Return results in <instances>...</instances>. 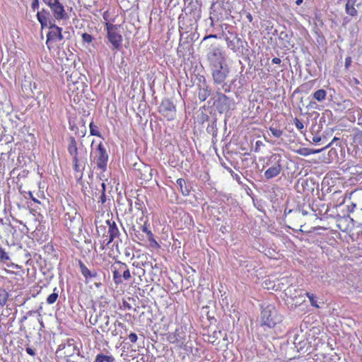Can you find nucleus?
Segmentation results:
<instances>
[{"instance_id": "1", "label": "nucleus", "mask_w": 362, "mask_h": 362, "mask_svg": "<svg viewBox=\"0 0 362 362\" xmlns=\"http://www.w3.org/2000/svg\"><path fill=\"white\" fill-rule=\"evenodd\" d=\"M222 36L226 42L227 47L236 53L238 56H249L250 50L247 42L239 37L236 33L228 30L223 31Z\"/></svg>"}, {"instance_id": "2", "label": "nucleus", "mask_w": 362, "mask_h": 362, "mask_svg": "<svg viewBox=\"0 0 362 362\" xmlns=\"http://www.w3.org/2000/svg\"><path fill=\"white\" fill-rule=\"evenodd\" d=\"M61 357H63L66 362H71L72 358L75 354H77V358H83L84 356L81 354L80 348L77 342L72 338L67 339L65 342L59 345L57 350Z\"/></svg>"}, {"instance_id": "3", "label": "nucleus", "mask_w": 362, "mask_h": 362, "mask_svg": "<svg viewBox=\"0 0 362 362\" xmlns=\"http://www.w3.org/2000/svg\"><path fill=\"white\" fill-rule=\"evenodd\" d=\"M282 315L276 310L272 304H268L263 308L261 313V325L269 328L274 327L276 325L282 321Z\"/></svg>"}, {"instance_id": "4", "label": "nucleus", "mask_w": 362, "mask_h": 362, "mask_svg": "<svg viewBox=\"0 0 362 362\" xmlns=\"http://www.w3.org/2000/svg\"><path fill=\"white\" fill-rule=\"evenodd\" d=\"M284 221L289 223L291 226L288 227L293 230L303 231L301 228L305 224L304 218H301V214H300V209L295 210L289 209L284 211Z\"/></svg>"}, {"instance_id": "5", "label": "nucleus", "mask_w": 362, "mask_h": 362, "mask_svg": "<svg viewBox=\"0 0 362 362\" xmlns=\"http://www.w3.org/2000/svg\"><path fill=\"white\" fill-rule=\"evenodd\" d=\"M207 60L211 67L220 68L221 65L225 62V54L222 49L216 45L210 44L208 47Z\"/></svg>"}, {"instance_id": "6", "label": "nucleus", "mask_w": 362, "mask_h": 362, "mask_svg": "<svg viewBox=\"0 0 362 362\" xmlns=\"http://www.w3.org/2000/svg\"><path fill=\"white\" fill-rule=\"evenodd\" d=\"M281 163L282 156L279 153H274L268 158L267 165L270 163L274 165L264 172V177L267 180H270L280 174L283 169Z\"/></svg>"}, {"instance_id": "7", "label": "nucleus", "mask_w": 362, "mask_h": 362, "mask_svg": "<svg viewBox=\"0 0 362 362\" xmlns=\"http://www.w3.org/2000/svg\"><path fill=\"white\" fill-rule=\"evenodd\" d=\"M107 38L112 45V49L119 50L122 48V36L119 30V25L107 23Z\"/></svg>"}, {"instance_id": "8", "label": "nucleus", "mask_w": 362, "mask_h": 362, "mask_svg": "<svg viewBox=\"0 0 362 362\" xmlns=\"http://www.w3.org/2000/svg\"><path fill=\"white\" fill-rule=\"evenodd\" d=\"M42 1L49 7L52 16L56 20L67 18V13L59 0H42Z\"/></svg>"}, {"instance_id": "9", "label": "nucleus", "mask_w": 362, "mask_h": 362, "mask_svg": "<svg viewBox=\"0 0 362 362\" xmlns=\"http://www.w3.org/2000/svg\"><path fill=\"white\" fill-rule=\"evenodd\" d=\"M158 108L159 112L166 118L167 120L170 121L175 119L176 107L169 99H163Z\"/></svg>"}, {"instance_id": "10", "label": "nucleus", "mask_w": 362, "mask_h": 362, "mask_svg": "<svg viewBox=\"0 0 362 362\" xmlns=\"http://www.w3.org/2000/svg\"><path fill=\"white\" fill-rule=\"evenodd\" d=\"M49 29L47 35L46 45L49 49H51V43L57 40L61 41L64 38V35L62 33V28L55 25L54 22H49Z\"/></svg>"}, {"instance_id": "11", "label": "nucleus", "mask_w": 362, "mask_h": 362, "mask_svg": "<svg viewBox=\"0 0 362 362\" xmlns=\"http://www.w3.org/2000/svg\"><path fill=\"white\" fill-rule=\"evenodd\" d=\"M65 225L71 233L81 230L82 226V217L78 212L70 215H64Z\"/></svg>"}, {"instance_id": "12", "label": "nucleus", "mask_w": 362, "mask_h": 362, "mask_svg": "<svg viewBox=\"0 0 362 362\" xmlns=\"http://www.w3.org/2000/svg\"><path fill=\"white\" fill-rule=\"evenodd\" d=\"M78 266L86 283L88 281V280L93 279L95 281H99V282H95L96 287L98 288L101 286V283L100 282V278L98 272L95 269H89L81 260L78 261Z\"/></svg>"}, {"instance_id": "13", "label": "nucleus", "mask_w": 362, "mask_h": 362, "mask_svg": "<svg viewBox=\"0 0 362 362\" xmlns=\"http://www.w3.org/2000/svg\"><path fill=\"white\" fill-rule=\"evenodd\" d=\"M212 76L215 83L222 84L229 73L227 66L221 65L220 68L211 67Z\"/></svg>"}, {"instance_id": "14", "label": "nucleus", "mask_w": 362, "mask_h": 362, "mask_svg": "<svg viewBox=\"0 0 362 362\" xmlns=\"http://www.w3.org/2000/svg\"><path fill=\"white\" fill-rule=\"evenodd\" d=\"M97 151L98 153V155L97 156V166L98 168L105 171L107 168L108 154L101 143L98 146Z\"/></svg>"}, {"instance_id": "15", "label": "nucleus", "mask_w": 362, "mask_h": 362, "mask_svg": "<svg viewBox=\"0 0 362 362\" xmlns=\"http://www.w3.org/2000/svg\"><path fill=\"white\" fill-rule=\"evenodd\" d=\"M285 294L293 300H296V304H300L302 302L305 301L303 299L304 293L302 290H297L290 286L285 290Z\"/></svg>"}, {"instance_id": "16", "label": "nucleus", "mask_w": 362, "mask_h": 362, "mask_svg": "<svg viewBox=\"0 0 362 362\" xmlns=\"http://www.w3.org/2000/svg\"><path fill=\"white\" fill-rule=\"evenodd\" d=\"M232 100L225 94L218 93V98L216 100L217 108L219 112L227 111L230 109Z\"/></svg>"}, {"instance_id": "17", "label": "nucleus", "mask_w": 362, "mask_h": 362, "mask_svg": "<svg viewBox=\"0 0 362 362\" xmlns=\"http://www.w3.org/2000/svg\"><path fill=\"white\" fill-rule=\"evenodd\" d=\"M339 141V139L337 138V137H334L332 142L325 145L324 147H322V148H320V149H311V148H300L297 150L295 151V152L300 156H309L310 154H315V153H320L322 150H324L325 148L329 147L331 144H334L335 141Z\"/></svg>"}, {"instance_id": "18", "label": "nucleus", "mask_w": 362, "mask_h": 362, "mask_svg": "<svg viewBox=\"0 0 362 362\" xmlns=\"http://www.w3.org/2000/svg\"><path fill=\"white\" fill-rule=\"evenodd\" d=\"M279 39L280 41H281L284 47L288 49L293 47L294 44L291 40V35L288 34L287 32L281 31L279 33Z\"/></svg>"}, {"instance_id": "19", "label": "nucleus", "mask_w": 362, "mask_h": 362, "mask_svg": "<svg viewBox=\"0 0 362 362\" xmlns=\"http://www.w3.org/2000/svg\"><path fill=\"white\" fill-rule=\"evenodd\" d=\"M106 223L109 226L108 233L110 238L108 243H110L113 241L115 238L119 236V231L115 221L111 222L110 220H107Z\"/></svg>"}, {"instance_id": "20", "label": "nucleus", "mask_w": 362, "mask_h": 362, "mask_svg": "<svg viewBox=\"0 0 362 362\" xmlns=\"http://www.w3.org/2000/svg\"><path fill=\"white\" fill-rule=\"evenodd\" d=\"M74 164V170L75 172L81 173L80 178L83 176V172L85 170L86 164V158L83 160L82 158H77L72 159Z\"/></svg>"}, {"instance_id": "21", "label": "nucleus", "mask_w": 362, "mask_h": 362, "mask_svg": "<svg viewBox=\"0 0 362 362\" xmlns=\"http://www.w3.org/2000/svg\"><path fill=\"white\" fill-rule=\"evenodd\" d=\"M67 151L70 156L72 157V159L79 158L78 148L76 146V141L74 136H70L69 139Z\"/></svg>"}, {"instance_id": "22", "label": "nucleus", "mask_w": 362, "mask_h": 362, "mask_svg": "<svg viewBox=\"0 0 362 362\" xmlns=\"http://www.w3.org/2000/svg\"><path fill=\"white\" fill-rule=\"evenodd\" d=\"M117 264H119V267L118 269H116L115 267L113 270V279L116 284H120L122 283V276L121 272L124 268L127 267V264L124 263H122L120 262H117Z\"/></svg>"}, {"instance_id": "23", "label": "nucleus", "mask_w": 362, "mask_h": 362, "mask_svg": "<svg viewBox=\"0 0 362 362\" xmlns=\"http://www.w3.org/2000/svg\"><path fill=\"white\" fill-rule=\"evenodd\" d=\"M101 189H98V192H95L92 194L93 198L95 197L98 199V202L104 204L106 202L105 188L106 185L104 182L100 184Z\"/></svg>"}, {"instance_id": "24", "label": "nucleus", "mask_w": 362, "mask_h": 362, "mask_svg": "<svg viewBox=\"0 0 362 362\" xmlns=\"http://www.w3.org/2000/svg\"><path fill=\"white\" fill-rule=\"evenodd\" d=\"M177 185L180 187V191L184 197H187L189 194L191 187L187 185L186 182L182 178H179L176 181Z\"/></svg>"}, {"instance_id": "25", "label": "nucleus", "mask_w": 362, "mask_h": 362, "mask_svg": "<svg viewBox=\"0 0 362 362\" xmlns=\"http://www.w3.org/2000/svg\"><path fill=\"white\" fill-rule=\"evenodd\" d=\"M356 0H347L345 10L346 13L351 16L357 15V10L355 8Z\"/></svg>"}, {"instance_id": "26", "label": "nucleus", "mask_w": 362, "mask_h": 362, "mask_svg": "<svg viewBox=\"0 0 362 362\" xmlns=\"http://www.w3.org/2000/svg\"><path fill=\"white\" fill-rule=\"evenodd\" d=\"M211 90L209 89V86L205 83L203 84V87L200 86L198 97L201 101H204L210 95Z\"/></svg>"}, {"instance_id": "27", "label": "nucleus", "mask_w": 362, "mask_h": 362, "mask_svg": "<svg viewBox=\"0 0 362 362\" xmlns=\"http://www.w3.org/2000/svg\"><path fill=\"white\" fill-rule=\"evenodd\" d=\"M100 329L103 332H108L110 330V317L107 315H102V320H100Z\"/></svg>"}, {"instance_id": "28", "label": "nucleus", "mask_w": 362, "mask_h": 362, "mask_svg": "<svg viewBox=\"0 0 362 362\" xmlns=\"http://www.w3.org/2000/svg\"><path fill=\"white\" fill-rule=\"evenodd\" d=\"M115 358L112 355L99 354L96 356L94 362H115Z\"/></svg>"}, {"instance_id": "29", "label": "nucleus", "mask_w": 362, "mask_h": 362, "mask_svg": "<svg viewBox=\"0 0 362 362\" xmlns=\"http://www.w3.org/2000/svg\"><path fill=\"white\" fill-rule=\"evenodd\" d=\"M36 16L42 28L45 27L49 28V22H52V20L49 18H46L45 16L42 13H37Z\"/></svg>"}, {"instance_id": "30", "label": "nucleus", "mask_w": 362, "mask_h": 362, "mask_svg": "<svg viewBox=\"0 0 362 362\" xmlns=\"http://www.w3.org/2000/svg\"><path fill=\"white\" fill-rule=\"evenodd\" d=\"M313 98L318 102H322L327 96V91L324 89H319L313 93Z\"/></svg>"}, {"instance_id": "31", "label": "nucleus", "mask_w": 362, "mask_h": 362, "mask_svg": "<svg viewBox=\"0 0 362 362\" xmlns=\"http://www.w3.org/2000/svg\"><path fill=\"white\" fill-rule=\"evenodd\" d=\"M222 336L221 330H215L211 334L208 335V341L214 344L216 340Z\"/></svg>"}, {"instance_id": "32", "label": "nucleus", "mask_w": 362, "mask_h": 362, "mask_svg": "<svg viewBox=\"0 0 362 362\" xmlns=\"http://www.w3.org/2000/svg\"><path fill=\"white\" fill-rule=\"evenodd\" d=\"M11 261L8 253L5 251L4 248L0 247V262L4 264H8Z\"/></svg>"}, {"instance_id": "33", "label": "nucleus", "mask_w": 362, "mask_h": 362, "mask_svg": "<svg viewBox=\"0 0 362 362\" xmlns=\"http://www.w3.org/2000/svg\"><path fill=\"white\" fill-rule=\"evenodd\" d=\"M8 293L4 288H0V305L4 306L8 298Z\"/></svg>"}, {"instance_id": "34", "label": "nucleus", "mask_w": 362, "mask_h": 362, "mask_svg": "<svg viewBox=\"0 0 362 362\" xmlns=\"http://www.w3.org/2000/svg\"><path fill=\"white\" fill-rule=\"evenodd\" d=\"M59 296L57 288H54L53 293L47 298V303L48 304H53L56 302Z\"/></svg>"}, {"instance_id": "35", "label": "nucleus", "mask_w": 362, "mask_h": 362, "mask_svg": "<svg viewBox=\"0 0 362 362\" xmlns=\"http://www.w3.org/2000/svg\"><path fill=\"white\" fill-rule=\"evenodd\" d=\"M64 215H70L71 214H74V212H78L76 206L74 205H71L70 204H67L64 206Z\"/></svg>"}, {"instance_id": "36", "label": "nucleus", "mask_w": 362, "mask_h": 362, "mask_svg": "<svg viewBox=\"0 0 362 362\" xmlns=\"http://www.w3.org/2000/svg\"><path fill=\"white\" fill-rule=\"evenodd\" d=\"M90 133L92 136H96L98 137L101 136V134L100 133L98 128L96 125L93 124V122H90Z\"/></svg>"}, {"instance_id": "37", "label": "nucleus", "mask_w": 362, "mask_h": 362, "mask_svg": "<svg viewBox=\"0 0 362 362\" xmlns=\"http://www.w3.org/2000/svg\"><path fill=\"white\" fill-rule=\"evenodd\" d=\"M269 130L272 135L276 138H279L283 135V131L281 129L270 127Z\"/></svg>"}, {"instance_id": "38", "label": "nucleus", "mask_w": 362, "mask_h": 362, "mask_svg": "<svg viewBox=\"0 0 362 362\" xmlns=\"http://www.w3.org/2000/svg\"><path fill=\"white\" fill-rule=\"evenodd\" d=\"M102 313H100L99 315H96L95 316L91 315L89 319L90 324L95 325L97 322H98V321L102 320Z\"/></svg>"}, {"instance_id": "39", "label": "nucleus", "mask_w": 362, "mask_h": 362, "mask_svg": "<svg viewBox=\"0 0 362 362\" xmlns=\"http://www.w3.org/2000/svg\"><path fill=\"white\" fill-rule=\"evenodd\" d=\"M304 295H306L308 298L310 299V304L313 305V306H315L316 308H318V305L317 304V301L315 300V296L313 293H304Z\"/></svg>"}, {"instance_id": "40", "label": "nucleus", "mask_w": 362, "mask_h": 362, "mask_svg": "<svg viewBox=\"0 0 362 362\" xmlns=\"http://www.w3.org/2000/svg\"><path fill=\"white\" fill-rule=\"evenodd\" d=\"M354 141L358 145L362 146V131L358 132L354 138Z\"/></svg>"}, {"instance_id": "41", "label": "nucleus", "mask_w": 362, "mask_h": 362, "mask_svg": "<svg viewBox=\"0 0 362 362\" xmlns=\"http://www.w3.org/2000/svg\"><path fill=\"white\" fill-rule=\"evenodd\" d=\"M217 37H217V35H215V34H214V35L211 34V35H206V36L203 38V40H202V45H206V47H209V45H208V44H207V40H209V39H211V38H215V39H216V38H217Z\"/></svg>"}, {"instance_id": "42", "label": "nucleus", "mask_w": 362, "mask_h": 362, "mask_svg": "<svg viewBox=\"0 0 362 362\" xmlns=\"http://www.w3.org/2000/svg\"><path fill=\"white\" fill-rule=\"evenodd\" d=\"M293 123L298 130H302L304 128L303 122H300L297 117L294 118Z\"/></svg>"}, {"instance_id": "43", "label": "nucleus", "mask_w": 362, "mask_h": 362, "mask_svg": "<svg viewBox=\"0 0 362 362\" xmlns=\"http://www.w3.org/2000/svg\"><path fill=\"white\" fill-rule=\"evenodd\" d=\"M122 276L125 280H129L131 278V274L129 270L127 269V267L126 268H124L122 270Z\"/></svg>"}, {"instance_id": "44", "label": "nucleus", "mask_w": 362, "mask_h": 362, "mask_svg": "<svg viewBox=\"0 0 362 362\" xmlns=\"http://www.w3.org/2000/svg\"><path fill=\"white\" fill-rule=\"evenodd\" d=\"M82 39H83V42L90 43L93 40V37L90 34L83 33L82 35Z\"/></svg>"}, {"instance_id": "45", "label": "nucleus", "mask_w": 362, "mask_h": 362, "mask_svg": "<svg viewBox=\"0 0 362 362\" xmlns=\"http://www.w3.org/2000/svg\"><path fill=\"white\" fill-rule=\"evenodd\" d=\"M128 339H129V341L131 342L135 343L138 339V337H137L136 334L132 332L129 334Z\"/></svg>"}, {"instance_id": "46", "label": "nucleus", "mask_w": 362, "mask_h": 362, "mask_svg": "<svg viewBox=\"0 0 362 362\" xmlns=\"http://www.w3.org/2000/svg\"><path fill=\"white\" fill-rule=\"evenodd\" d=\"M351 57H346L345 59V64L344 67L346 70H348L351 66Z\"/></svg>"}, {"instance_id": "47", "label": "nucleus", "mask_w": 362, "mask_h": 362, "mask_svg": "<svg viewBox=\"0 0 362 362\" xmlns=\"http://www.w3.org/2000/svg\"><path fill=\"white\" fill-rule=\"evenodd\" d=\"M39 7V1L38 0H33L31 4V8L33 11H35Z\"/></svg>"}, {"instance_id": "48", "label": "nucleus", "mask_w": 362, "mask_h": 362, "mask_svg": "<svg viewBox=\"0 0 362 362\" xmlns=\"http://www.w3.org/2000/svg\"><path fill=\"white\" fill-rule=\"evenodd\" d=\"M147 238L149 241H153L155 244L157 245L156 241L153 239V234L150 230L148 233H146Z\"/></svg>"}, {"instance_id": "49", "label": "nucleus", "mask_w": 362, "mask_h": 362, "mask_svg": "<svg viewBox=\"0 0 362 362\" xmlns=\"http://www.w3.org/2000/svg\"><path fill=\"white\" fill-rule=\"evenodd\" d=\"M25 351H26V352H27L29 355H30V356H35V350H34V349H33L32 348H30V347H26Z\"/></svg>"}, {"instance_id": "50", "label": "nucleus", "mask_w": 362, "mask_h": 362, "mask_svg": "<svg viewBox=\"0 0 362 362\" xmlns=\"http://www.w3.org/2000/svg\"><path fill=\"white\" fill-rule=\"evenodd\" d=\"M146 223H147V221H144V224L143 226H141L140 228L141 229V230L145 233L146 234L147 233H148L150 231V230H148L146 227Z\"/></svg>"}, {"instance_id": "51", "label": "nucleus", "mask_w": 362, "mask_h": 362, "mask_svg": "<svg viewBox=\"0 0 362 362\" xmlns=\"http://www.w3.org/2000/svg\"><path fill=\"white\" fill-rule=\"evenodd\" d=\"M37 13H42V14H44V15L45 16V17H46V18H49V17H50V16H51V14H50L49 11H47V10H45V9H44V8L42 10V11H40V12H39V11H38V12H37Z\"/></svg>"}, {"instance_id": "52", "label": "nucleus", "mask_w": 362, "mask_h": 362, "mask_svg": "<svg viewBox=\"0 0 362 362\" xmlns=\"http://www.w3.org/2000/svg\"><path fill=\"white\" fill-rule=\"evenodd\" d=\"M174 337L175 338V339L173 341H181V339H182V337L180 336V333L178 332L177 329H176V331H175Z\"/></svg>"}, {"instance_id": "53", "label": "nucleus", "mask_w": 362, "mask_h": 362, "mask_svg": "<svg viewBox=\"0 0 362 362\" xmlns=\"http://www.w3.org/2000/svg\"><path fill=\"white\" fill-rule=\"evenodd\" d=\"M322 138L320 136L315 135L313 137V141L315 143H319L322 141Z\"/></svg>"}, {"instance_id": "54", "label": "nucleus", "mask_w": 362, "mask_h": 362, "mask_svg": "<svg viewBox=\"0 0 362 362\" xmlns=\"http://www.w3.org/2000/svg\"><path fill=\"white\" fill-rule=\"evenodd\" d=\"M75 354L76 356L74 355V356L72 358L71 362H82L83 358H77V354Z\"/></svg>"}, {"instance_id": "55", "label": "nucleus", "mask_w": 362, "mask_h": 362, "mask_svg": "<svg viewBox=\"0 0 362 362\" xmlns=\"http://www.w3.org/2000/svg\"><path fill=\"white\" fill-rule=\"evenodd\" d=\"M281 59L277 57H274L272 59V62L275 64H279L281 63Z\"/></svg>"}, {"instance_id": "56", "label": "nucleus", "mask_w": 362, "mask_h": 362, "mask_svg": "<svg viewBox=\"0 0 362 362\" xmlns=\"http://www.w3.org/2000/svg\"><path fill=\"white\" fill-rule=\"evenodd\" d=\"M246 18L248 20L249 22H252V16L250 13H247V15H246Z\"/></svg>"}, {"instance_id": "57", "label": "nucleus", "mask_w": 362, "mask_h": 362, "mask_svg": "<svg viewBox=\"0 0 362 362\" xmlns=\"http://www.w3.org/2000/svg\"><path fill=\"white\" fill-rule=\"evenodd\" d=\"M300 214H301V218H303V217L308 214V212L305 210L300 209Z\"/></svg>"}, {"instance_id": "58", "label": "nucleus", "mask_w": 362, "mask_h": 362, "mask_svg": "<svg viewBox=\"0 0 362 362\" xmlns=\"http://www.w3.org/2000/svg\"><path fill=\"white\" fill-rule=\"evenodd\" d=\"M235 178V180H237V182L239 183V184H243L241 180H240V177L238 175H235V177H234Z\"/></svg>"}, {"instance_id": "59", "label": "nucleus", "mask_w": 362, "mask_h": 362, "mask_svg": "<svg viewBox=\"0 0 362 362\" xmlns=\"http://www.w3.org/2000/svg\"><path fill=\"white\" fill-rule=\"evenodd\" d=\"M111 334H112V336H117V333L116 329H115L114 330H112V331L111 332Z\"/></svg>"}, {"instance_id": "60", "label": "nucleus", "mask_w": 362, "mask_h": 362, "mask_svg": "<svg viewBox=\"0 0 362 362\" xmlns=\"http://www.w3.org/2000/svg\"><path fill=\"white\" fill-rule=\"evenodd\" d=\"M303 0H296V4L300 6L303 3Z\"/></svg>"}, {"instance_id": "61", "label": "nucleus", "mask_w": 362, "mask_h": 362, "mask_svg": "<svg viewBox=\"0 0 362 362\" xmlns=\"http://www.w3.org/2000/svg\"><path fill=\"white\" fill-rule=\"evenodd\" d=\"M354 81L355 84H359V81L357 78H354Z\"/></svg>"}, {"instance_id": "62", "label": "nucleus", "mask_w": 362, "mask_h": 362, "mask_svg": "<svg viewBox=\"0 0 362 362\" xmlns=\"http://www.w3.org/2000/svg\"><path fill=\"white\" fill-rule=\"evenodd\" d=\"M124 306H125V307H127V308H129V309H130V308H131V306L129 305V303H127V305H126V303H124Z\"/></svg>"}, {"instance_id": "63", "label": "nucleus", "mask_w": 362, "mask_h": 362, "mask_svg": "<svg viewBox=\"0 0 362 362\" xmlns=\"http://www.w3.org/2000/svg\"><path fill=\"white\" fill-rule=\"evenodd\" d=\"M223 339H224V340H227V334H226V333H224V337H223Z\"/></svg>"}, {"instance_id": "64", "label": "nucleus", "mask_w": 362, "mask_h": 362, "mask_svg": "<svg viewBox=\"0 0 362 362\" xmlns=\"http://www.w3.org/2000/svg\"><path fill=\"white\" fill-rule=\"evenodd\" d=\"M125 255H126L127 256H130V253H129V252H125Z\"/></svg>"}]
</instances>
